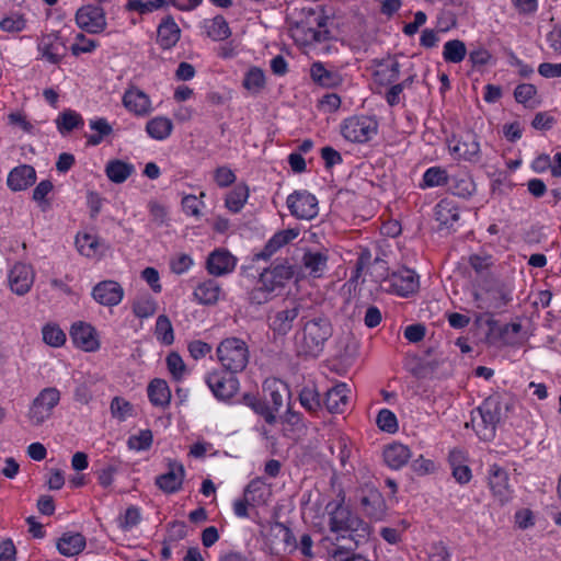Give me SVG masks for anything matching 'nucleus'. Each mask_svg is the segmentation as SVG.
I'll return each mask as SVG.
<instances>
[{"label":"nucleus","instance_id":"1","mask_svg":"<svg viewBox=\"0 0 561 561\" xmlns=\"http://www.w3.org/2000/svg\"><path fill=\"white\" fill-rule=\"evenodd\" d=\"M300 321L302 328L296 334L297 353L298 355L318 357L333 335L332 322L323 312L304 313Z\"/></svg>","mask_w":561,"mask_h":561},{"label":"nucleus","instance_id":"2","mask_svg":"<svg viewBox=\"0 0 561 561\" xmlns=\"http://www.w3.org/2000/svg\"><path fill=\"white\" fill-rule=\"evenodd\" d=\"M217 357L226 371L237 374L249 363V348L239 337H227L217 347Z\"/></svg>","mask_w":561,"mask_h":561},{"label":"nucleus","instance_id":"3","mask_svg":"<svg viewBox=\"0 0 561 561\" xmlns=\"http://www.w3.org/2000/svg\"><path fill=\"white\" fill-rule=\"evenodd\" d=\"M297 272L298 266L290 264L287 259L276 260L262 271L259 284H263L267 289L275 291L278 288H284L295 277Z\"/></svg>","mask_w":561,"mask_h":561},{"label":"nucleus","instance_id":"4","mask_svg":"<svg viewBox=\"0 0 561 561\" xmlns=\"http://www.w3.org/2000/svg\"><path fill=\"white\" fill-rule=\"evenodd\" d=\"M377 122L368 116H354L344 121L341 126L342 136L351 141L363 144L377 133Z\"/></svg>","mask_w":561,"mask_h":561},{"label":"nucleus","instance_id":"5","mask_svg":"<svg viewBox=\"0 0 561 561\" xmlns=\"http://www.w3.org/2000/svg\"><path fill=\"white\" fill-rule=\"evenodd\" d=\"M60 393L56 388H45L34 399L28 417L34 425H41L44 421L50 417L53 409L58 404Z\"/></svg>","mask_w":561,"mask_h":561},{"label":"nucleus","instance_id":"6","mask_svg":"<svg viewBox=\"0 0 561 561\" xmlns=\"http://www.w3.org/2000/svg\"><path fill=\"white\" fill-rule=\"evenodd\" d=\"M213 394L221 401L231 399L239 389V380L226 370H215L209 373L205 379Z\"/></svg>","mask_w":561,"mask_h":561},{"label":"nucleus","instance_id":"7","mask_svg":"<svg viewBox=\"0 0 561 561\" xmlns=\"http://www.w3.org/2000/svg\"><path fill=\"white\" fill-rule=\"evenodd\" d=\"M286 204L290 214L298 219L311 220L319 211L317 197L308 191H295L288 195Z\"/></svg>","mask_w":561,"mask_h":561},{"label":"nucleus","instance_id":"8","mask_svg":"<svg viewBox=\"0 0 561 561\" xmlns=\"http://www.w3.org/2000/svg\"><path fill=\"white\" fill-rule=\"evenodd\" d=\"M266 538L270 548L275 553L293 551L297 549V540L290 528L280 522H274L267 529Z\"/></svg>","mask_w":561,"mask_h":561},{"label":"nucleus","instance_id":"9","mask_svg":"<svg viewBox=\"0 0 561 561\" xmlns=\"http://www.w3.org/2000/svg\"><path fill=\"white\" fill-rule=\"evenodd\" d=\"M76 22L83 31L98 34L106 27L104 10L96 5H83L76 13Z\"/></svg>","mask_w":561,"mask_h":561},{"label":"nucleus","instance_id":"10","mask_svg":"<svg viewBox=\"0 0 561 561\" xmlns=\"http://www.w3.org/2000/svg\"><path fill=\"white\" fill-rule=\"evenodd\" d=\"M306 311L307 309L300 302L290 301L289 306L274 314L270 328L277 335H286L293 329L295 320Z\"/></svg>","mask_w":561,"mask_h":561},{"label":"nucleus","instance_id":"11","mask_svg":"<svg viewBox=\"0 0 561 561\" xmlns=\"http://www.w3.org/2000/svg\"><path fill=\"white\" fill-rule=\"evenodd\" d=\"M185 478L184 466L172 459H168V471L156 477V485L164 493L172 494L182 489Z\"/></svg>","mask_w":561,"mask_h":561},{"label":"nucleus","instance_id":"12","mask_svg":"<svg viewBox=\"0 0 561 561\" xmlns=\"http://www.w3.org/2000/svg\"><path fill=\"white\" fill-rule=\"evenodd\" d=\"M70 337L77 347H80L85 352H94L100 346L95 329L83 321L72 324L70 329Z\"/></svg>","mask_w":561,"mask_h":561},{"label":"nucleus","instance_id":"13","mask_svg":"<svg viewBox=\"0 0 561 561\" xmlns=\"http://www.w3.org/2000/svg\"><path fill=\"white\" fill-rule=\"evenodd\" d=\"M365 515L373 520H381L386 516L387 505L382 494L374 488L363 491L359 500Z\"/></svg>","mask_w":561,"mask_h":561},{"label":"nucleus","instance_id":"14","mask_svg":"<svg viewBox=\"0 0 561 561\" xmlns=\"http://www.w3.org/2000/svg\"><path fill=\"white\" fill-rule=\"evenodd\" d=\"M92 296L100 305L112 307L122 301L124 290L117 282L103 280L93 287Z\"/></svg>","mask_w":561,"mask_h":561},{"label":"nucleus","instance_id":"15","mask_svg":"<svg viewBox=\"0 0 561 561\" xmlns=\"http://www.w3.org/2000/svg\"><path fill=\"white\" fill-rule=\"evenodd\" d=\"M123 105L137 116H146L152 110L148 94L135 85H131L125 91L123 95Z\"/></svg>","mask_w":561,"mask_h":561},{"label":"nucleus","instance_id":"16","mask_svg":"<svg viewBox=\"0 0 561 561\" xmlns=\"http://www.w3.org/2000/svg\"><path fill=\"white\" fill-rule=\"evenodd\" d=\"M489 485L493 495L501 504L506 503L511 499L508 474L497 465L491 466L489 470Z\"/></svg>","mask_w":561,"mask_h":561},{"label":"nucleus","instance_id":"17","mask_svg":"<svg viewBox=\"0 0 561 561\" xmlns=\"http://www.w3.org/2000/svg\"><path fill=\"white\" fill-rule=\"evenodd\" d=\"M34 282V273L30 265L15 264L9 274L11 290L22 296L26 294Z\"/></svg>","mask_w":561,"mask_h":561},{"label":"nucleus","instance_id":"18","mask_svg":"<svg viewBox=\"0 0 561 561\" xmlns=\"http://www.w3.org/2000/svg\"><path fill=\"white\" fill-rule=\"evenodd\" d=\"M236 266V257L225 249H217L211 252L206 262L209 274L221 276L230 273Z\"/></svg>","mask_w":561,"mask_h":561},{"label":"nucleus","instance_id":"19","mask_svg":"<svg viewBox=\"0 0 561 561\" xmlns=\"http://www.w3.org/2000/svg\"><path fill=\"white\" fill-rule=\"evenodd\" d=\"M344 497L341 499L340 503H335L333 510L330 511V530L332 533H341V531H348L355 520H357L359 517L356 515H353V513L343 505Z\"/></svg>","mask_w":561,"mask_h":561},{"label":"nucleus","instance_id":"20","mask_svg":"<svg viewBox=\"0 0 561 561\" xmlns=\"http://www.w3.org/2000/svg\"><path fill=\"white\" fill-rule=\"evenodd\" d=\"M263 393L265 399L272 402L271 409L276 414L283 407L284 399L290 398V390L284 381L277 378H268L263 382Z\"/></svg>","mask_w":561,"mask_h":561},{"label":"nucleus","instance_id":"21","mask_svg":"<svg viewBox=\"0 0 561 561\" xmlns=\"http://www.w3.org/2000/svg\"><path fill=\"white\" fill-rule=\"evenodd\" d=\"M299 234V229L289 228L276 232L264 245L263 250L254 254L253 260H268L277 250L289 243Z\"/></svg>","mask_w":561,"mask_h":561},{"label":"nucleus","instance_id":"22","mask_svg":"<svg viewBox=\"0 0 561 561\" xmlns=\"http://www.w3.org/2000/svg\"><path fill=\"white\" fill-rule=\"evenodd\" d=\"M36 181V171L30 164H21L12 169L8 175L7 184L14 191H24Z\"/></svg>","mask_w":561,"mask_h":561},{"label":"nucleus","instance_id":"23","mask_svg":"<svg viewBox=\"0 0 561 561\" xmlns=\"http://www.w3.org/2000/svg\"><path fill=\"white\" fill-rule=\"evenodd\" d=\"M181 37V30L172 15L162 19L157 28V43L162 49H170Z\"/></svg>","mask_w":561,"mask_h":561},{"label":"nucleus","instance_id":"24","mask_svg":"<svg viewBox=\"0 0 561 561\" xmlns=\"http://www.w3.org/2000/svg\"><path fill=\"white\" fill-rule=\"evenodd\" d=\"M38 50L50 64L57 65L65 56L66 45L58 34H48L43 36Z\"/></svg>","mask_w":561,"mask_h":561},{"label":"nucleus","instance_id":"25","mask_svg":"<svg viewBox=\"0 0 561 561\" xmlns=\"http://www.w3.org/2000/svg\"><path fill=\"white\" fill-rule=\"evenodd\" d=\"M87 546L85 537L80 533L67 531L56 542L58 552L65 557H75L81 553Z\"/></svg>","mask_w":561,"mask_h":561},{"label":"nucleus","instance_id":"26","mask_svg":"<svg viewBox=\"0 0 561 561\" xmlns=\"http://www.w3.org/2000/svg\"><path fill=\"white\" fill-rule=\"evenodd\" d=\"M383 460L391 469H400L412 457V453L407 445L401 443H392L383 449Z\"/></svg>","mask_w":561,"mask_h":561},{"label":"nucleus","instance_id":"27","mask_svg":"<svg viewBox=\"0 0 561 561\" xmlns=\"http://www.w3.org/2000/svg\"><path fill=\"white\" fill-rule=\"evenodd\" d=\"M347 392V385L344 382L329 389L323 401L327 410L330 413H343L348 402Z\"/></svg>","mask_w":561,"mask_h":561},{"label":"nucleus","instance_id":"28","mask_svg":"<svg viewBox=\"0 0 561 561\" xmlns=\"http://www.w3.org/2000/svg\"><path fill=\"white\" fill-rule=\"evenodd\" d=\"M392 286L398 295L408 297L419 289V275L411 270H404L392 275Z\"/></svg>","mask_w":561,"mask_h":561},{"label":"nucleus","instance_id":"29","mask_svg":"<svg viewBox=\"0 0 561 561\" xmlns=\"http://www.w3.org/2000/svg\"><path fill=\"white\" fill-rule=\"evenodd\" d=\"M447 185L451 194L461 198H469L476 192V183L467 173H458L449 176Z\"/></svg>","mask_w":561,"mask_h":561},{"label":"nucleus","instance_id":"30","mask_svg":"<svg viewBox=\"0 0 561 561\" xmlns=\"http://www.w3.org/2000/svg\"><path fill=\"white\" fill-rule=\"evenodd\" d=\"M148 398L154 407L165 408L171 401V391L165 380L156 378L147 388Z\"/></svg>","mask_w":561,"mask_h":561},{"label":"nucleus","instance_id":"31","mask_svg":"<svg viewBox=\"0 0 561 561\" xmlns=\"http://www.w3.org/2000/svg\"><path fill=\"white\" fill-rule=\"evenodd\" d=\"M435 219L440 227L451 228L454 222L459 220V210L457 205L447 198L442 199L435 206Z\"/></svg>","mask_w":561,"mask_h":561},{"label":"nucleus","instance_id":"32","mask_svg":"<svg viewBox=\"0 0 561 561\" xmlns=\"http://www.w3.org/2000/svg\"><path fill=\"white\" fill-rule=\"evenodd\" d=\"M134 172L135 167L131 163L118 159L108 161L105 167L106 176L116 184L124 183Z\"/></svg>","mask_w":561,"mask_h":561},{"label":"nucleus","instance_id":"33","mask_svg":"<svg viewBox=\"0 0 561 561\" xmlns=\"http://www.w3.org/2000/svg\"><path fill=\"white\" fill-rule=\"evenodd\" d=\"M310 76L316 83L325 88H333L342 82V78L337 72L325 69L320 61L312 64Z\"/></svg>","mask_w":561,"mask_h":561},{"label":"nucleus","instance_id":"34","mask_svg":"<svg viewBox=\"0 0 561 561\" xmlns=\"http://www.w3.org/2000/svg\"><path fill=\"white\" fill-rule=\"evenodd\" d=\"M242 401L245 405L251 408L254 413L262 416L267 424L273 425L276 423V415L271 407H268L266 399H261L252 393H244Z\"/></svg>","mask_w":561,"mask_h":561},{"label":"nucleus","instance_id":"35","mask_svg":"<svg viewBox=\"0 0 561 561\" xmlns=\"http://www.w3.org/2000/svg\"><path fill=\"white\" fill-rule=\"evenodd\" d=\"M55 123L61 135H67L73 129L82 128L84 125L82 116L71 108L62 111L56 118Z\"/></svg>","mask_w":561,"mask_h":561},{"label":"nucleus","instance_id":"36","mask_svg":"<svg viewBox=\"0 0 561 561\" xmlns=\"http://www.w3.org/2000/svg\"><path fill=\"white\" fill-rule=\"evenodd\" d=\"M453 151L468 161H474L479 158L480 145L474 134H467L453 148Z\"/></svg>","mask_w":561,"mask_h":561},{"label":"nucleus","instance_id":"37","mask_svg":"<svg viewBox=\"0 0 561 561\" xmlns=\"http://www.w3.org/2000/svg\"><path fill=\"white\" fill-rule=\"evenodd\" d=\"M173 129L171 119L158 116L147 122L146 131L148 135L157 140H163L168 138Z\"/></svg>","mask_w":561,"mask_h":561},{"label":"nucleus","instance_id":"38","mask_svg":"<svg viewBox=\"0 0 561 561\" xmlns=\"http://www.w3.org/2000/svg\"><path fill=\"white\" fill-rule=\"evenodd\" d=\"M304 266L313 277H320L327 268L328 255L322 252L307 251L302 256Z\"/></svg>","mask_w":561,"mask_h":561},{"label":"nucleus","instance_id":"39","mask_svg":"<svg viewBox=\"0 0 561 561\" xmlns=\"http://www.w3.org/2000/svg\"><path fill=\"white\" fill-rule=\"evenodd\" d=\"M220 294V287L215 280H207L203 284H199L195 290V298L204 305H213L216 304Z\"/></svg>","mask_w":561,"mask_h":561},{"label":"nucleus","instance_id":"40","mask_svg":"<svg viewBox=\"0 0 561 561\" xmlns=\"http://www.w3.org/2000/svg\"><path fill=\"white\" fill-rule=\"evenodd\" d=\"M478 411L484 424L483 438L488 440L492 439L495 436L496 425L500 423L499 417L494 415L486 399L478 408Z\"/></svg>","mask_w":561,"mask_h":561},{"label":"nucleus","instance_id":"41","mask_svg":"<svg viewBox=\"0 0 561 561\" xmlns=\"http://www.w3.org/2000/svg\"><path fill=\"white\" fill-rule=\"evenodd\" d=\"M90 128L95 131V134L87 136V142L90 146L100 145L105 137L110 136L113 133L111 124L107 122L106 118L103 117L91 119Z\"/></svg>","mask_w":561,"mask_h":561},{"label":"nucleus","instance_id":"42","mask_svg":"<svg viewBox=\"0 0 561 561\" xmlns=\"http://www.w3.org/2000/svg\"><path fill=\"white\" fill-rule=\"evenodd\" d=\"M467 55L466 44L460 39H450L445 43L443 58L446 62L459 64Z\"/></svg>","mask_w":561,"mask_h":561},{"label":"nucleus","instance_id":"43","mask_svg":"<svg viewBox=\"0 0 561 561\" xmlns=\"http://www.w3.org/2000/svg\"><path fill=\"white\" fill-rule=\"evenodd\" d=\"M249 197L247 184H238L226 197V207L232 213H239Z\"/></svg>","mask_w":561,"mask_h":561},{"label":"nucleus","instance_id":"44","mask_svg":"<svg viewBox=\"0 0 561 561\" xmlns=\"http://www.w3.org/2000/svg\"><path fill=\"white\" fill-rule=\"evenodd\" d=\"M133 311L138 318H149L156 313L157 302L150 294H141L135 299Z\"/></svg>","mask_w":561,"mask_h":561},{"label":"nucleus","instance_id":"45","mask_svg":"<svg viewBox=\"0 0 561 561\" xmlns=\"http://www.w3.org/2000/svg\"><path fill=\"white\" fill-rule=\"evenodd\" d=\"M265 83L264 71L259 67H252L244 75L242 85L252 93H259Z\"/></svg>","mask_w":561,"mask_h":561},{"label":"nucleus","instance_id":"46","mask_svg":"<svg viewBox=\"0 0 561 561\" xmlns=\"http://www.w3.org/2000/svg\"><path fill=\"white\" fill-rule=\"evenodd\" d=\"M154 334L162 344L171 345L174 342L173 327L165 314H160L156 321Z\"/></svg>","mask_w":561,"mask_h":561},{"label":"nucleus","instance_id":"47","mask_svg":"<svg viewBox=\"0 0 561 561\" xmlns=\"http://www.w3.org/2000/svg\"><path fill=\"white\" fill-rule=\"evenodd\" d=\"M299 402L307 411L312 413L319 411L322 407L320 394L314 386H306L301 389Z\"/></svg>","mask_w":561,"mask_h":561},{"label":"nucleus","instance_id":"48","mask_svg":"<svg viewBox=\"0 0 561 561\" xmlns=\"http://www.w3.org/2000/svg\"><path fill=\"white\" fill-rule=\"evenodd\" d=\"M439 364L440 362L437 358H419L414 366L410 368V373L417 379H425L437 370Z\"/></svg>","mask_w":561,"mask_h":561},{"label":"nucleus","instance_id":"49","mask_svg":"<svg viewBox=\"0 0 561 561\" xmlns=\"http://www.w3.org/2000/svg\"><path fill=\"white\" fill-rule=\"evenodd\" d=\"M449 176L445 169L440 167H432L427 169L423 175L421 187H434L448 184Z\"/></svg>","mask_w":561,"mask_h":561},{"label":"nucleus","instance_id":"50","mask_svg":"<svg viewBox=\"0 0 561 561\" xmlns=\"http://www.w3.org/2000/svg\"><path fill=\"white\" fill-rule=\"evenodd\" d=\"M207 35L214 41H224L231 35L228 22L222 15H216L207 26Z\"/></svg>","mask_w":561,"mask_h":561},{"label":"nucleus","instance_id":"51","mask_svg":"<svg viewBox=\"0 0 561 561\" xmlns=\"http://www.w3.org/2000/svg\"><path fill=\"white\" fill-rule=\"evenodd\" d=\"M168 3L169 0H150L146 2L142 0H128L126 3V9L129 11H137L140 14H147L163 8Z\"/></svg>","mask_w":561,"mask_h":561},{"label":"nucleus","instance_id":"52","mask_svg":"<svg viewBox=\"0 0 561 561\" xmlns=\"http://www.w3.org/2000/svg\"><path fill=\"white\" fill-rule=\"evenodd\" d=\"M370 526L364 522L360 517L355 520L353 527L347 531L348 538L354 541L355 547L360 543L367 542L370 536Z\"/></svg>","mask_w":561,"mask_h":561},{"label":"nucleus","instance_id":"53","mask_svg":"<svg viewBox=\"0 0 561 561\" xmlns=\"http://www.w3.org/2000/svg\"><path fill=\"white\" fill-rule=\"evenodd\" d=\"M42 333L44 342L53 347H59L66 342L65 332L56 324H46Z\"/></svg>","mask_w":561,"mask_h":561},{"label":"nucleus","instance_id":"54","mask_svg":"<svg viewBox=\"0 0 561 561\" xmlns=\"http://www.w3.org/2000/svg\"><path fill=\"white\" fill-rule=\"evenodd\" d=\"M329 18L327 15H318L314 19L316 25L319 28L323 30H317L313 27H308V33L311 35V38L317 43H322L327 41L334 39L333 35L331 34V31L325 28Z\"/></svg>","mask_w":561,"mask_h":561},{"label":"nucleus","instance_id":"55","mask_svg":"<svg viewBox=\"0 0 561 561\" xmlns=\"http://www.w3.org/2000/svg\"><path fill=\"white\" fill-rule=\"evenodd\" d=\"M153 440L150 430H141L138 434L129 436L127 445L134 450H147L151 447Z\"/></svg>","mask_w":561,"mask_h":561},{"label":"nucleus","instance_id":"56","mask_svg":"<svg viewBox=\"0 0 561 561\" xmlns=\"http://www.w3.org/2000/svg\"><path fill=\"white\" fill-rule=\"evenodd\" d=\"M512 300L511 293L504 287L488 291V308L502 309Z\"/></svg>","mask_w":561,"mask_h":561},{"label":"nucleus","instance_id":"57","mask_svg":"<svg viewBox=\"0 0 561 561\" xmlns=\"http://www.w3.org/2000/svg\"><path fill=\"white\" fill-rule=\"evenodd\" d=\"M376 423L377 426L383 432L392 434L398 431L397 416L388 409H382L379 411Z\"/></svg>","mask_w":561,"mask_h":561},{"label":"nucleus","instance_id":"58","mask_svg":"<svg viewBox=\"0 0 561 561\" xmlns=\"http://www.w3.org/2000/svg\"><path fill=\"white\" fill-rule=\"evenodd\" d=\"M26 26V20L23 14L12 13L0 21V28L4 32L16 33L21 32Z\"/></svg>","mask_w":561,"mask_h":561},{"label":"nucleus","instance_id":"59","mask_svg":"<svg viewBox=\"0 0 561 561\" xmlns=\"http://www.w3.org/2000/svg\"><path fill=\"white\" fill-rule=\"evenodd\" d=\"M76 245L81 254L92 256L99 247V239L89 233H84L81 238L77 237Z\"/></svg>","mask_w":561,"mask_h":561},{"label":"nucleus","instance_id":"60","mask_svg":"<svg viewBox=\"0 0 561 561\" xmlns=\"http://www.w3.org/2000/svg\"><path fill=\"white\" fill-rule=\"evenodd\" d=\"M165 360L169 371L173 378L179 381L183 377L186 369L182 357L176 352H172L167 356Z\"/></svg>","mask_w":561,"mask_h":561},{"label":"nucleus","instance_id":"61","mask_svg":"<svg viewBox=\"0 0 561 561\" xmlns=\"http://www.w3.org/2000/svg\"><path fill=\"white\" fill-rule=\"evenodd\" d=\"M133 405L121 397H114L111 402L112 415L124 421L131 413Z\"/></svg>","mask_w":561,"mask_h":561},{"label":"nucleus","instance_id":"62","mask_svg":"<svg viewBox=\"0 0 561 561\" xmlns=\"http://www.w3.org/2000/svg\"><path fill=\"white\" fill-rule=\"evenodd\" d=\"M141 519L140 512L136 506H129L125 514L118 518L119 527L127 531L139 524Z\"/></svg>","mask_w":561,"mask_h":561},{"label":"nucleus","instance_id":"63","mask_svg":"<svg viewBox=\"0 0 561 561\" xmlns=\"http://www.w3.org/2000/svg\"><path fill=\"white\" fill-rule=\"evenodd\" d=\"M54 185L49 180L41 181L33 191V199L42 206V209L45 210V206H49L48 201H46V196L53 191Z\"/></svg>","mask_w":561,"mask_h":561},{"label":"nucleus","instance_id":"64","mask_svg":"<svg viewBox=\"0 0 561 561\" xmlns=\"http://www.w3.org/2000/svg\"><path fill=\"white\" fill-rule=\"evenodd\" d=\"M274 290L267 289L265 285L260 284V286L254 287L249 293V302L251 305H263L270 301L273 298Z\"/></svg>","mask_w":561,"mask_h":561}]
</instances>
